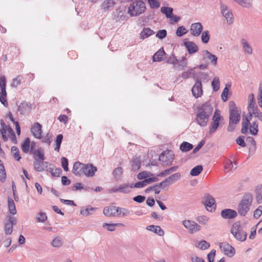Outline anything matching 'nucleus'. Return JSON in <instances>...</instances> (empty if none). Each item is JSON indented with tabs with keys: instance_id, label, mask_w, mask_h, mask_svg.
<instances>
[{
	"instance_id": "1",
	"label": "nucleus",
	"mask_w": 262,
	"mask_h": 262,
	"mask_svg": "<svg viewBox=\"0 0 262 262\" xmlns=\"http://www.w3.org/2000/svg\"><path fill=\"white\" fill-rule=\"evenodd\" d=\"M253 195L250 193H245L237 206V213L242 216H245L249 211L253 202Z\"/></svg>"
},
{
	"instance_id": "2",
	"label": "nucleus",
	"mask_w": 262,
	"mask_h": 262,
	"mask_svg": "<svg viewBox=\"0 0 262 262\" xmlns=\"http://www.w3.org/2000/svg\"><path fill=\"white\" fill-rule=\"evenodd\" d=\"M146 10L145 3L142 1H136L130 5L128 8L127 13L132 17L140 15Z\"/></svg>"
},
{
	"instance_id": "3",
	"label": "nucleus",
	"mask_w": 262,
	"mask_h": 262,
	"mask_svg": "<svg viewBox=\"0 0 262 262\" xmlns=\"http://www.w3.org/2000/svg\"><path fill=\"white\" fill-rule=\"evenodd\" d=\"M241 120V110L238 108L232 109L229 112V124L227 127V130L229 132H232L235 128V125L237 124Z\"/></svg>"
},
{
	"instance_id": "4",
	"label": "nucleus",
	"mask_w": 262,
	"mask_h": 262,
	"mask_svg": "<svg viewBox=\"0 0 262 262\" xmlns=\"http://www.w3.org/2000/svg\"><path fill=\"white\" fill-rule=\"evenodd\" d=\"M231 233L234 237L241 242H244L246 239L247 234L243 229L240 222H236L234 223L231 229Z\"/></svg>"
},
{
	"instance_id": "5",
	"label": "nucleus",
	"mask_w": 262,
	"mask_h": 262,
	"mask_svg": "<svg viewBox=\"0 0 262 262\" xmlns=\"http://www.w3.org/2000/svg\"><path fill=\"white\" fill-rule=\"evenodd\" d=\"M174 158L173 152L170 150H166L160 155L159 160L163 166H167L171 165Z\"/></svg>"
},
{
	"instance_id": "6",
	"label": "nucleus",
	"mask_w": 262,
	"mask_h": 262,
	"mask_svg": "<svg viewBox=\"0 0 262 262\" xmlns=\"http://www.w3.org/2000/svg\"><path fill=\"white\" fill-rule=\"evenodd\" d=\"M202 202L209 211H214L216 208L215 200L209 194L204 195Z\"/></svg>"
},
{
	"instance_id": "7",
	"label": "nucleus",
	"mask_w": 262,
	"mask_h": 262,
	"mask_svg": "<svg viewBox=\"0 0 262 262\" xmlns=\"http://www.w3.org/2000/svg\"><path fill=\"white\" fill-rule=\"evenodd\" d=\"M6 78L5 76H2L0 78V87L1 92H0V102L5 106L8 105L6 97L7 96V92L6 90Z\"/></svg>"
},
{
	"instance_id": "8",
	"label": "nucleus",
	"mask_w": 262,
	"mask_h": 262,
	"mask_svg": "<svg viewBox=\"0 0 262 262\" xmlns=\"http://www.w3.org/2000/svg\"><path fill=\"white\" fill-rule=\"evenodd\" d=\"M220 248L225 255L229 257H233L235 254L234 248L227 242H223L220 244Z\"/></svg>"
},
{
	"instance_id": "9",
	"label": "nucleus",
	"mask_w": 262,
	"mask_h": 262,
	"mask_svg": "<svg viewBox=\"0 0 262 262\" xmlns=\"http://www.w3.org/2000/svg\"><path fill=\"white\" fill-rule=\"evenodd\" d=\"M182 224L191 234L195 233L201 229V226L196 222L191 220L183 221L182 222Z\"/></svg>"
},
{
	"instance_id": "10",
	"label": "nucleus",
	"mask_w": 262,
	"mask_h": 262,
	"mask_svg": "<svg viewBox=\"0 0 262 262\" xmlns=\"http://www.w3.org/2000/svg\"><path fill=\"white\" fill-rule=\"evenodd\" d=\"M221 119L220 111L216 110L212 117V122L210 127V133H214L219 126V122Z\"/></svg>"
},
{
	"instance_id": "11",
	"label": "nucleus",
	"mask_w": 262,
	"mask_h": 262,
	"mask_svg": "<svg viewBox=\"0 0 262 262\" xmlns=\"http://www.w3.org/2000/svg\"><path fill=\"white\" fill-rule=\"evenodd\" d=\"M86 168V164L77 161L74 163L72 171L76 176H82Z\"/></svg>"
},
{
	"instance_id": "12",
	"label": "nucleus",
	"mask_w": 262,
	"mask_h": 262,
	"mask_svg": "<svg viewBox=\"0 0 262 262\" xmlns=\"http://www.w3.org/2000/svg\"><path fill=\"white\" fill-rule=\"evenodd\" d=\"M221 13L223 16L227 19L228 24L231 25L233 23V15L231 11L229 10L227 5L223 4H221Z\"/></svg>"
},
{
	"instance_id": "13",
	"label": "nucleus",
	"mask_w": 262,
	"mask_h": 262,
	"mask_svg": "<svg viewBox=\"0 0 262 262\" xmlns=\"http://www.w3.org/2000/svg\"><path fill=\"white\" fill-rule=\"evenodd\" d=\"M17 223V220L14 216H9L8 221L5 224L4 230L6 235H10L13 231V226Z\"/></svg>"
},
{
	"instance_id": "14",
	"label": "nucleus",
	"mask_w": 262,
	"mask_h": 262,
	"mask_svg": "<svg viewBox=\"0 0 262 262\" xmlns=\"http://www.w3.org/2000/svg\"><path fill=\"white\" fill-rule=\"evenodd\" d=\"M113 18L116 20H125L126 18V10L124 7H119L113 13Z\"/></svg>"
},
{
	"instance_id": "15",
	"label": "nucleus",
	"mask_w": 262,
	"mask_h": 262,
	"mask_svg": "<svg viewBox=\"0 0 262 262\" xmlns=\"http://www.w3.org/2000/svg\"><path fill=\"white\" fill-rule=\"evenodd\" d=\"M48 162H43V160H38L37 157H34V168L35 170L38 172L43 171L47 168L48 166Z\"/></svg>"
},
{
	"instance_id": "16",
	"label": "nucleus",
	"mask_w": 262,
	"mask_h": 262,
	"mask_svg": "<svg viewBox=\"0 0 262 262\" xmlns=\"http://www.w3.org/2000/svg\"><path fill=\"white\" fill-rule=\"evenodd\" d=\"M202 60H206L207 59L210 61V63L213 65L216 66L217 64V57L208 50H203L202 51Z\"/></svg>"
},
{
	"instance_id": "17",
	"label": "nucleus",
	"mask_w": 262,
	"mask_h": 262,
	"mask_svg": "<svg viewBox=\"0 0 262 262\" xmlns=\"http://www.w3.org/2000/svg\"><path fill=\"white\" fill-rule=\"evenodd\" d=\"M249 116L248 117H245L243 118V121L242 123V129L241 132L244 134H246L248 132L249 125L250 124V121L251 120L253 114L252 111H249Z\"/></svg>"
},
{
	"instance_id": "18",
	"label": "nucleus",
	"mask_w": 262,
	"mask_h": 262,
	"mask_svg": "<svg viewBox=\"0 0 262 262\" xmlns=\"http://www.w3.org/2000/svg\"><path fill=\"white\" fill-rule=\"evenodd\" d=\"M213 106L209 101L202 104L198 108V112L210 116L213 111Z\"/></svg>"
},
{
	"instance_id": "19",
	"label": "nucleus",
	"mask_w": 262,
	"mask_h": 262,
	"mask_svg": "<svg viewBox=\"0 0 262 262\" xmlns=\"http://www.w3.org/2000/svg\"><path fill=\"white\" fill-rule=\"evenodd\" d=\"M192 93L194 97L199 98L203 94L202 84L200 80H196L195 84L193 86Z\"/></svg>"
},
{
	"instance_id": "20",
	"label": "nucleus",
	"mask_w": 262,
	"mask_h": 262,
	"mask_svg": "<svg viewBox=\"0 0 262 262\" xmlns=\"http://www.w3.org/2000/svg\"><path fill=\"white\" fill-rule=\"evenodd\" d=\"M221 215L224 219H232L237 216V212L231 209H225L221 211Z\"/></svg>"
},
{
	"instance_id": "21",
	"label": "nucleus",
	"mask_w": 262,
	"mask_h": 262,
	"mask_svg": "<svg viewBox=\"0 0 262 262\" xmlns=\"http://www.w3.org/2000/svg\"><path fill=\"white\" fill-rule=\"evenodd\" d=\"M210 116L198 112L196 114V122L202 127H205L207 125V123Z\"/></svg>"
},
{
	"instance_id": "22",
	"label": "nucleus",
	"mask_w": 262,
	"mask_h": 262,
	"mask_svg": "<svg viewBox=\"0 0 262 262\" xmlns=\"http://www.w3.org/2000/svg\"><path fill=\"white\" fill-rule=\"evenodd\" d=\"M203 29V27L201 23H195L191 24L190 31L194 36H199Z\"/></svg>"
},
{
	"instance_id": "23",
	"label": "nucleus",
	"mask_w": 262,
	"mask_h": 262,
	"mask_svg": "<svg viewBox=\"0 0 262 262\" xmlns=\"http://www.w3.org/2000/svg\"><path fill=\"white\" fill-rule=\"evenodd\" d=\"M118 209H119V207L114 206L105 207L103 209V213L106 216H115L118 213Z\"/></svg>"
},
{
	"instance_id": "24",
	"label": "nucleus",
	"mask_w": 262,
	"mask_h": 262,
	"mask_svg": "<svg viewBox=\"0 0 262 262\" xmlns=\"http://www.w3.org/2000/svg\"><path fill=\"white\" fill-rule=\"evenodd\" d=\"M31 110V104L27 101L22 102L18 106V110L21 115H26L30 112Z\"/></svg>"
},
{
	"instance_id": "25",
	"label": "nucleus",
	"mask_w": 262,
	"mask_h": 262,
	"mask_svg": "<svg viewBox=\"0 0 262 262\" xmlns=\"http://www.w3.org/2000/svg\"><path fill=\"white\" fill-rule=\"evenodd\" d=\"M31 133L37 139L41 138V125L38 123H35L31 128Z\"/></svg>"
},
{
	"instance_id": "26",
	"label": "nucleus",
	"mask_w": 262,
	"mask_h": 262,
	"mask_svg": "<svg viewBox=\"0 0 262 262\" xmlns=\"http://www.w3.org/2000/svg\"><path fill=\"white\" fill-rule=\"evenodd\" d=\"M181 178V174L179 172L175 173L169 177L166 178L164 182H165L166 187L170 185L173 184L175 182L178 181Z\"/></svg>"
},
{
	"instance_id": "27",
	"label": "nucleus",
	"mask_w": 262,
	"mask_h": 262,
	"mask_svg": "<svg viewBox=\"0 0 262 262\" xmlns=\"http://www.w3.org/2000/svg\"><path fill=\"white\" fill-rule=\"evenodd\" d=\"M86 169L84 170L83 176L87 177H93L95 176V172L97 171L96 167L92 164H86Z\"/></svg>"
},
{
	"instance_id": "28",
	"label": "nucleus",
	"mask_w": 262,
	"mask_h": 262,
	"mask_svg": "<svg viewBox=\"0 0 262 262\" xmlns=\"http://www.w3.org/2000/svg\"><path fill=\"white\" fill-rule=\"evenodd\" d=\"M141 159L139 157H133L130 161L131 170L135 172L138 171L141 167Z\"/></svg>"
},
{
	"instance_id": "29",
	"label": "nucleus",
	"mask_w": 262,
	"mask_h": 262,
	"mask_svg": "<svg viewBox=\"0 0 262 262\" xmlns=\"http://www.w3.org/2000/svg\"><path fill=\"white\" fill-rule=\"evenodd\" d=\"M184 46L190 54L195 53L199 50L198 47L193 41H186L184 42Z\"/></svg>"
},
{
	"instance_id": "30",
	"label": "nucleus",
	"mask_w": 262,
	"mask_h": 262,
	"mask_svg": "<svg viewBox=\"0 0 262 262\" xmlns=\"http://www.w3.org/2000/svg\"><path fill=\"white\" fill-rule=\"evenodd\" d=\"M165 55L163 48H161L154 55L152 60L154 61L160 62L165 58Z\"/></svg>"
},
{
	"instance_id": "31",
	"label": "nucleus",
	"mask_w": 262,
	"mask_h": 262,
	"mask_svg": "<svg viewBox=\"0 0 262 262\" xmlns=\"http://www.w3.org/2000/svg\"><path fill=\"white\" fill-rule=\"evenodd\" d=\"M146 229L155 233L157 234L159 236H163L164 234V231L161 229L160 226L157 225H149L147 227Z\"/></svg>"
},
{
	"instance_id": "32",
	"label": "nucleus",
	"mask_w": 262,
	"mask_h": 262,
	"mask_svg": "<svg viewBox=\"0 0 262 262\" xmlns=\"http://www.w3.org/2000/svg\"><path fill=\"white\" fill-rule=\"evenodd\" d=\"M115 3L113 0H105L101 5V8L104 12L112 9Z\"/></svg>"
},
{
	"instance_id": "33",
	"label": "nucleus",
	"mask_w": 262,
	"mask_h": 262,
	"mask_svg": "<svg viewBox=\"0 0 262 262\" xmlns=\"http://www.w3.org/2000/svg\"><path fill=\"white\" fill-rule=\"evenodd\" d=\"M154 31L149 28H144L143 29V30H142L140 34V38L144 39L154 34Z\"/></svg>"
},
{
	"instance_id": "34",
	"label": "nucleus",
	"mask_w": 262,
	"mask_h": 262,
	"mask_svg": "<svg viewBox=\"0 0 262 262\" xmlns=\"http://www.w3.org/2000/svg\"><path fill=\"white\" fill-rule=\"evenodd\" d=\"M255 196L258 204L262 203V185H258L255 188Z\"/></svg>"
},
{
	"instance_id": "35",
	"label": "nucleus",
	"mask_w": 262,
	"mask_h": 262,
	"mask_svg": "<svg viewBox=\"0 0 262 262\" xmlns=\"http://www.w3.org/2000/svg\"><path fill=\"white\" fill-rule=\"evenodd\" d=\"M249 129L250 133L253 135L256 136L258 132V124L256 121H253L251 123H250L249 125Z\"/></svg>"
},
{
	"instance_id": "36",
	"label": "nucleus",
	"mask_w": 262,
	"mask_h": 262,
	"mask_svg": "<svg viewBox=\"0 0 262 262\" xmlns=\"http://www.w3.org/2000/svg\"><path fill=\"white\" fill-rule=\"evenodd\" d=\"M173 8L169 7H162L161 12L165 14L167 18H172L173 16Z\"/></svg>"
},
{
	"instance_id": "37",
	"label": "nucleus",
	"mask_w": 262,
	"mask_h": 262,
	"mask_svg": "<svg viewBox=\"0 0 262 262\" xmlns=\"http://www.w3.org/2000/svg\"><path fill=\"white\" fill-rule=\"evenodd\" d=\"M123 169L121 167H118L116 168L112 172V174L114 177V179L115 181H118L121 178V176L123 173Z\"/></svg>"
},
{
	"instance_id": "38",
	"label": "nucleus",
	"mask_w": 262,
	"mask_h": 262,
	"mask_svg": "<svg viewBox=\"0 0 262 262\" xmlns=\"http://www.w3.org/2000/svg\"><path fill=\"white\" fill-rule=\"evenodd\" d=\"M103 228H106L107 230L110 231H114L116 227H124V225L122 223L108 224L103 223L102 225Z\"/></svg>"
},
{
	"instance_id": "39",
	"label": "nucleus",
	"mask_w": 262,
	"mask_h": 262,
	"mask_svg": "<svg viewBox=\"0 0 262 262\" xmlns=\"http://www.w3.org/2000/svg\"><path fill=\"white\" fill-rule=\"evenodd\" d=\"M178 168V166H174L173 167H171L169 168L166 169L165 170L162 171L161 172L159 173L157 176L158 177H165L167 175L170 174L173 172L176 171Z\"/></svg>"
},
{
	"instance_id": "40",
	"label": "nucleus",
	"mask_w": 262,
	"mask_h": 262,
	"mask_svg": "<svg viewBox=\"0 0 262 262\" xmlns=\"http://www.w3.org/2000/svg\"><path fill=\"white\" fill-rule=\"evenodd\" d=\"M120 193H128L131 192L133 188L132 184H123L119 185Z\"/></svg>"
},
{
	"instance_id": "41",
	"label": "nucleus",
	"mask_w": 262,
	"mask_h": 262,
	"mask_svg": "<svg viewBox=\"0 0 262 262\" xmlns=\"http://www.w3.org/2000/svg\"><path fill=\"white\" fill-rule=\"evenodd\" d=\"M187 61L186 58L183 57L180 61L178 60V62L174 67L179 70H183L187 67Z\"/></svg>"
},
{
	"instance_id": "42",
	"label": "nucleus",
	"mask_w": 262,
	"mask_h": 262,
	"mask_svg": "<svg viewBox=\"0 0 262 262\" xmlns=\"http://www.w3.org/2000/svg\"><path fill=\"white\" fill-rule=\"evenodd\" d=\"M236 3L242 7L250 8L253 5V0H238Z\"/></svg>"
},
{
	"instance_id": "43",
	"label": "nucleus",
	"mask_w": 262,
	"mask_h": 262,
	"mask_svg": "<svg viewBox=\"0 0 262 262\" xmlns=\"http://www.w3.org/2000/svg\"><path fill=\"white\" fill-rule=\"evenodd\" d=\"M193 148V145L192 144L189 143L187 142H183L180 146V149L183 152H187L191 149H192Z\"/></svg>"
},
{
	"instance_id": "44",
	"label": "nucleus",
	"mask_w": 262,
	"mask_h": 262,
	"mask_svg": "<svg viewBox=\"0 0 262 262\" xmlns=\"http://www.w3.org/2000/svg\"><path fill=\"white\" fill-rule=\"evenodd\" d=\"M6 179V172L4 165L1 160H0V181L4 182Z\"/></svg>"
},
{
	"instance_id": "45",
	"label": "nucleus",
	"mask_w": 262,
	"mask_h": 262,
	"mask_svg": "<svg viewBox=\"0 0 262 262\" xmlns=\"http://www.w3.org/2000/svg\"><path fill=\"white\" fill-rule=\"evenodd\" d=\"M241 43L243 45V48L245 52L248 54H252V49L246 40L245 39H242L241 40Z\"/></svg>"
},
{
	"instance_id": "46",
	"label": "nucleus",
	"mask_w": 262,
	"mask_h": 262,
	"mask_svg": "<svg viewBox=\"0 0 262 262\" xmlns=\"http://www.w3.org/2000/svg\"><path fill=\"white\" fill-rule=\"evenodd\" d=\"M8 203L9 212L12 215L15 214L16 210L14 201L11 198H9Z\"/></svg>"
},
{
	"instance_id": "47",
	"label": "nucleus",
	"mask_w": 262,
	"mask_h": 262,
	"mask_svg": "<svg viewBox=\"0 0 262 262\" xmlns=\"http://www.w3.org/2000/svg\"><path fill=\"white\" fill-rule=\"evenodd\" d=\"M11 153L13 158L17 161L21 159L19 150L17 147L13 146L11 147Z\"/></svg>"
},
{
	"instance_id": "48",
	"label": "nucleus",
	"mask_w": 262,
	"mask_h": 262,
	"mask_svg": "<svg viewBox=\"0 0 262 262\" xmlns=\"http://www.w3.org/2000/svg\"><path fill=\"white\" fill-rule=\"evenodd\" d=\"M203 167L202 165H197L193 167L190 171V174L192 176H197L202 172Z\"/></svg>"
},
{
	"instance_id": "49",
	"label": "nucleus",
	"mask_w": 262,
	"mask_h": 262,
	"mask_svg": "<svg viewBox=\"0 0 262 262\" xmlns=\"http://www.w3.org/2000/svg\"><path fill=\"white\" fill-rule=\"evenodd\" d=\"M225 170L226 172H232L236 168V166H234L233 162L229 160L225 165Z\"/></svg>"
},
{
	"instance_id": "50",
	"label": "nucleus",
	"mask_w": 262,
	"mask_h": 262,
	"mask_svg": "<svg viewBox=\"0 0 262 262\" xmlns=\"http://www.w3.org/2000/svg\"><path fill=\"white\" fill-rule=\"evenodd\" d=\"M96 210V208L89 206L84 209L81 210L80 213L81 214L86 216L92 214Z\"/></svg>"
},
{
	"instance_id": "51",
	"label": "nucleus",
	"mask_w": 262,
	"mask_h": 262,
	"mask_svg": "<svg viewBox=\"0 0 262 262\" xmlns=\"http://www.w3.org/2000/svg\"><path fill=\"white\" fill-rule=\"evenodd\" d=\"M231 87V85L230 84H226L225 88L224 89L222 94L221 97L223 101L226 102L228 99V94L229 88Z\"/></svg>"
},
{
	"instance_id": "52",
	"label": "nucleus",
	"mask_w": 262,
	"mask_h": 262,
	"mask_svg": "<svg viewBox=\"0 0 262 262\" xmlns=\"http://www.w3.org/2000/svg\"><path fill=\"white\" fill-rule=\"evenodd\" d=\"M210 34L208 30L204 31L202 32L201 35V40L204 43H207L210 39Z\"/></svg>"
},
{
	"instance_id": "53",
	"label": "nucleus",
	"mask_w": 262,
	"mask_h": 262,
	"mask_svg": "<svg viewBox=\"0 0 262 262\" xmlns=\"http://www.w3.org/2000/svg\"><path fill=\"white\" fill-rule=\"evenodd\" d=\"M30 140L29 138H26L24 142L22 144L21 148L25 153L28 152L30 148Z\"/></svg>"
},
{
	"instance_id": "54",
	"label": "nucleus",
	"mask_w": 262,
	"mask_h": 262,
	"mask_svg": "<svg viewBox=\"0 0 262 262\" xmlns=\"http://www.w3.org/2000/svg\"><path fill=\"white\" fill-rule=\"evenodd\" d=\"M194 75V70L193 69H190L182 73V77L184 79H187Z\"/></svg>"
},
{
	"instance_id": "55",
	"label": "nucleus",
	"mask_w": 262,
	"mask_h": 262,
	"mask_svg": "<svg viewBox=\"0 0 262 262\" xmlns=\"http://www.w3.org/2000/svg\"><path fill=\"white\" fill-rule=\"evenodd\" d=\"M47 220V216L45 212H40L36 217V221L38 223H43Z\"/></svg>"
},
{
	"instance_id": "56",
	"label": "nucleus",
	"mask_w": 262,
	"mask_h": 262,
	"mask_svg": "<svg viewBox=\"0 0 262 262\" xmlns=\"http://www.w3.org/2000/svg\"><path fill=\"white\" fill-rule=\"evenodd\" d=\"M63 139V136L61 134H59L57 136L55 140V144L56 147L55 148V150L59 151L60 149V147Z\"/></svg>"
},
{
	"instance_id": "57",
	"label": "nucleus",
	"mask_w": 262,
	"mask_h": 262,
	"mask_svg": "<svg viewBox=\"0 0 262 262\" xmlns=\"http://www.w3.org/2000/svg\"><path fill=\"white\" fill-rule=\"evenodd\" d=\"M211 85L214 92L217 91L220 89V80L219 77H215L211 82Z\"/></svg>"
},
{
	"instance_id": "58",
	"label": "nucleus",
	"mask_w": 262,
	"mask_h": 262,
	"mask_svg": "<svg viewBox=\"0 0 262 262\" xmlns=\"http://www.w3.org/2000/svg\"><path fill=\"white\" fill-rule=\"evenodd\" d=\"M257 101L259 105L262 107V82H260L259 84Z\"/></svg>"
},
{
	"instance_id": "59",
	"label": "nucleus",
	"mask_w": 262,
	"mask_h": 262,
	"mask_svg": "<svg viewBox=\"0 0 262 262\" xmlns=\"http://www.w3.org/2000/svg\"><path fill=\"white\" fill-rule=\"evenodd\" d=\"M188 31L185 27L182 26L178 28L176 31V34L178 36L181 37L187 33Z\"/></svg>"
},
{
	"instance_id": "60",
	"label": "nucleus",
	"mask_w": 262,
	"mask_h": 262,
	"mask_svg": "<svg viewBox=\"0 0 262 262\" xmlns=\"http://www.w3.org/2000/svg\"><path fill=\"white\" fill-rule=\"evenodd\" d=\"M210 244L205 240L200 241L198 244V247L201 250H206L210 247Z\"/></svg>"
},
{
	"instance_id": "61",
	"label": "nucleus",
	"mask_w": 262,
	"mask_h": 262,
	"mask_svg": "<svg viewBox=\"0 0 262 262\" xmlns=\"http://www.w3.org/2000/svg\"><path fill=\"white\" fill-rule=\"evenodd\" d=\"M61 166L63 169L66 171H69V161L68 159L67 158L65 157H62L61 159Z\"/></svg>"
},
{
	"instance_id": "62",
	"label": "nucleus",
	"mask_w": 262,
	"mask_h": 262,
	"mask_svg": "<svg viewBox=\"0 0 262 262\" xmlns=\"http://www.w3.org/2000/svg\"><path fill=\"white\" fill-rule=\"evenodd\" d=\"M167 36V31L165 29L159 30L156 34V37L160 39H163L165 38Z\"/></svg>"
},
{
	"instance_id": "63",
	"label": "nucleus",
	"mask_w": 262,
	"mask_h": 262,
	"mask_svg": "<svg viewBox=\"0 0 262 262\" xmlns=\"http://www.w3.org/2000/svg\"><path fill=\"white\" fill-rule=\"evenodd\" d=\"M178 62V60L176 58V57L173 55H171V56L168 57L167 60V63L169 64H173L174 67L177 64Z\"/></svg>"
},
{
	"instance_id": "64",
	"label": "nucleus",
	"mask_w": 262,
	"mask_h": 262,
	"mask_svg": "<svg viewBox=\"0 0 262 262\" xmlns=\"http://www.w3.org/2000/svg\"><path fill=\"white\" fill-rule=\"evenodd\" d=\"M262 214V206H259L256 208L253 214V216L255 219H258Z\"/></svg>"
}]
</instances>
